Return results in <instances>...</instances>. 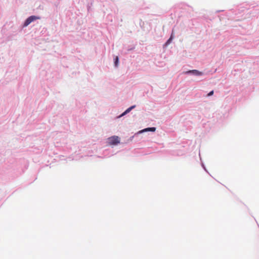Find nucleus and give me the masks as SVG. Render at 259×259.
Returning a JSON list of instances; mask_svg holds the SVG:
<instances>
[{
	"label": "nucleus",
	"mask_w": 259,
	"mask_h": 259,
	"mask_svg": "<svg viewBox=\"0 0 259 259\" xmlns=\"http://www.w3.org/2000/svg\"><path fill=\"white\" fill-rule=\"evenodd\" d=\"M213 94V91H211V92H210L207 94V96H212Z\"/></svg>",
	"instance_id": "nucleus-8"
},
{
	"label": "nucleus",
	"mask_w": 259,
	"mask_h": 259,
	"mask_svg": "<svg viewBox=\"0 0 259 259\" xmlns=\"http://www.w3.org/2000/svg\"><path fill=\"white\" fill-rule=\"evenodd\" d=\"M192 73L196 75H202L203 74V73L202 72L199 71L197 70H189L187 72H186V73Z\"/></svg>",
	"instance_id": "nucleus-3"
},
{
	"label": "nucleus",
	"mask_w": 259,
	"mask_h": 259,
	"mask_svg": "<svg viewBox=\"0 0 259 259\" xmlns=\"http://www.w3.org/2000/svg\"><path fill=\"white\" fill-rule=\"evenodd\" d=\"M135 105L132 106L130 107V108H127L121 115L120 116H123L127 114V113L130 112L132 109H134L135 107Z\"/></svg>",
	"instance_id": "nucleus-4"
},
{
	"label": "nucleus",
	"mask_w": 259,
	"mask_h": 259,
	"mask_svg": "<svg viewBox=\"0 0 259 259\" xmlns=\"http://www.w3.org/2000/svg\"><path fill=\"white\" fill-rule=\"evenodd\" d=\"M39 19V17H37L35 16H31L29 17H28L26 21H25V23L24 24V26H28L29 24H30L32 22L34 21V20H36L37 19Z\"/></svg>",
	"instance_id": "nucleus-2"
},
{
	"label": "nucleus",
	"mask_w": 259,
	"mask_h": 259,
	"mask_svg": "<svg viewBox=\"0 0 259 259\" xmlns=\"http://www.w3.org/2000/svg\"><path fill=\"white\" fill-rule=\"evenodd\" d=\"M118 57H116L115 59V66L117 67L118 66Z\"/></svg>",
	"instance_id": "nucleus-6"
},
{
	"label": "nucleus",
	"mask_w": 259,
	"mask_h": 259,
	"mask_svg": "<svg viewBox=\"0 0 259 259\" xmlns=\"http://www.w3.org/2000/svg\"><path fill=\"white\" fill-rule=\"evenodd\" d=\"M156 130L155 127H148L146 128L145 130H143V131H150V132H155Z\"/></svg>",
	"instance_id": "nucleus-5"
},
{
	"label": "nucleus",
	"mask_w": 259,
	"mask_h": 259,
	"mask_svg": "<svg viewBox=\"0 0 259 259\" xmlns=\"http://www.w3.org/2000/svg\"><path fill=\"white\" fill-rule=\"evenodd\" d=\"M108 143L110 145H116L120 142V140L117 136H112L108 139Z\"/></svg>",
	"instance_id": "nucleus-1"
},
{
	"label": "nucleus",
	"mask_w": 259,
	"mask_h": 259,
	"mask_svg": "<svg viewBox=\"0 0 259 259\" xmlns=\"http://www.w3.org/2000/svg\"><path fill=\"white\" fill-rule=\"evenodd\" d=\"M172 39V35H171L170 37L167 41L166 44L167 45V44H169Z\"/></svg>",
	"instance_id": "nucleus-7"
}]
</instances>
